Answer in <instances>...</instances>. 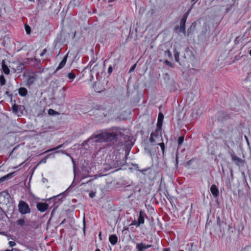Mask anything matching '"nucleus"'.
<instances>
[{
  "instance_id": "obj_1",
  "label": "nucleus",
  "mask_w": 251,
  "mask_h": 251,
  "mask_svg": "<svg viewBox=\"0 0 251 251\" xmlns=\"http://www.w3.org/2000/svg\"><path fill=\"white\" fill-rule=\"evenodd\" d=\"M118 139V134L114 132H101L97 134H94L84 143L87 144L88 142L100 143L103 142H116Z\"/></svg>"
},
{
  "instance_id": "obj_2",
  "label": "nucleus",
  "mask_w": 251,
  "mask_h": 251,
  "mask_svg": "<svg viewBox=\"0 0 251 251\" xmlns=\"http://www.w3.org/2000/svg\"><path fill=\"white\" fill-rule=\"evenodd\" d=\"M126 154L125 156V159L121 158V154L116 155L115 158L113 159V161L111 162L110 164H109V167L107 168V170H109L112 168H116L124 165L126 163L127 156L128 155L129 151H126Z\"/></svg>"
},
{
  "instance_id": "obj_3",
  "label": "nucleus",
  "mask_w": 251,
  "mask_h": 251,
  "mask_svg": "<svg viewBox=\"0 0 251 251\" xmlns=\"http://www.w3.org/2000/svg\"><path fill=\"white\" fill-rule=\"evenodd\" d=\"M18 210L22 215L28 214L31 212L30 208L28 204L23 201H20L18 204Z\"/></svg>"
},
{
  "instance_id": "obj_4",
  "label": "nucleus",
  "mask_w": 251,
  "mask_h": 251,
  "mask_svg": "<svg viewBox=\"0 0 251 251\" xmlns=\"http://www.w3.org/2000/svg\"><path fill=\"white\" fill-rule=\"evenodd\" d=\"M25 110V106L22 105H19L15 103L12 106V112L18 117L21 116L23 114Z\"/></svg>"
},
{
  "instance_id": "obj_5",
  "label": "nucleus",
  "mask_w": 251,
  "mask_h": 251,
  "mask_svg": "<svg viewBox=\"0 0 251 251\" xmlns=\"http://www.w3.org/2000/svg\"><path fill=\"white\" fill-rule=\"evenodd\" d=\"M187 18V15H184L180 20L179 28L178 26L176 27L175 28L176 30L179 29V32H182L185 36L186 35L185 23L186 22Z\"/></svg>"
},
{
  "instance_id": "obj_6",
  "label": "nucleus",
  "mask_w": 251,
  "mask_h": 251,
  "mask_svg": "<svg viewBox=\"0 0 251 251\" xmlns=\"http://www.w3.org/2000/svg\"><path fill=\"white\" fill-rule=\"evenodd\" d=\"M151 247H152L151 245H146L143 243H140L136 244V248L137 251H144Z\"/></svg>"
},
{
  "instance_id": "obj_7",
  "label": "nucleus",
  "mask_w": 251,
  "mask_h": 251,
  "mask_svg": "<svg viewBox=\"0 0 251 251\" xmlns=\"http://www.w3.org/2000/svg\"><path fill=\"white\" fill-rule=\"evenodd\" d=\"M49 207V205L46 203L40 202L37 204L38 210L41 212L45 211Z\"/></svg>"
},
{
  "instance_id": "obj_8",
  "label": "nucleus",
  "mask_w": 251,
  "mask_h": 251,
  "mask_svg": "<svg viewBox=\"0 0 251 251\" xmlns=\"http://www.w3.org/2000/svg\"><path fill=\"white\" fill-rule=\"evenodd\" d=\"M146 213L143 210H140L139 213V216L138 219V226H140L141 224H143L145 221V216H146Z\"/></svg>"
},
{
  "instance_id": "obj_9",
  "label": "nucleus",
  "mask_w": 251,
  "mask_h": 251,
  "mask_svg": "<svg viewBox=\"0 0 251 251\" xmlns=\"http://www.w3.org/2000/svg\"><path fill=\"white\" fill-rule=\"evenodd\" d=\"M210 191L212 194L213 196L215 198H217L219 196V192L217 187L215 185L213 184L210 187Z\"/></svg>"
},
{
  "instance_id": "obj_10",
  "label": "nucleus",
  "mask_w": 251,
  "mask_h": 251,
  "mask_svg": "<svg viewBox=\"0 0 251 251\" xmlns=\"http://www.w3.org/2000/svg\"><path fill=\"white\" fill-rule=\"evenodd\" d=\"M231 156L232 161H234L237 166H240L241 164H243V161L241 158L233 154H231Z\"/></svg>"
},
{
  "instance_id": "obj_11",
  "label": "nucleus",
  "mask_w": 251,
  "mask_h": 251,
  "mask_svg": "<svg viewBox=\"0 0 251 251\" xmlns=\"http://www.w3.org/2000/svg\"><path fill=\"white\" fill-rule=\"evenodd\" d=\"M68 57V54L66 55L63 58L62 60L59 63L58 66L57 67L54 71V73H56L58 70L62 69L66 64L67 59Z\"/></svg>"
},
{
  "instance_id": "obj_12",
  "label": "nucleus",
  "mask_w": 251,
  "mask_h": 251,
  "mask_svg": "<svg viewBox=\"0 0 251 251\" xmlns=\"http://www.w3.org/2000/svg\"><path fill=\"white\" fill-rule=\"evenodd\" d=\"M15 174V172L10 173L0 178V183L12 178Z\"/></svg>"
},
{
  "instance_id": "obj_13",
  "label": "nucleus",
  "mask_w": 251,
  "mask_h": 251,
  "mask_svg": "<svg viewBox=\"0 0 251 251\" xmlns=\"http://www.w3.org/2000/svg\"><path fill=\"white\" fill-rule=\"evenodd\" d=\"M109 240L112 245H114L117 243L118 237L116 235L112 234L109 236Z\"/></svg>"
},
{
  "instance_id": "obj_14",
  "label": "nucleus",
  "mask_w": 251,
  "mask_h": 251,
  "mask_svg": "<svg viewBox=\"0 0 251 251\" xmlns=\"http://www.w3.org/2000/svg\"><path fill=\"white\" fill-rule=\"evenodd\" d=\"M25 68V65L23 63L18 62L17 66L16 68H15V72H22Z\"/></svg>"
},
{
  "instance_id": "obj_15",
  "label": "nucleus",
  "mask_w": 251,
  "mask_h": 251,
  "mask_svg": "<svg viewBox=\"0 0 251 251\" xmlns=\"http://www.w3.org/2000/svg\"><path fill=\"white\" fill-rule=\"evenodd\" d=\"M2 69L4 73L6 75H8L10 73V70L7 65L5 64L4 60L2 61Z\"/></svg>"
},
{
  "instance_id": "obj_16",
  "label": "nucleus",
  "mask_w": 251,
  "mask_h": 251,
  "mask_svg": "<svg viewBox=\"0 0 251 251\" xmlns=\"http://www.w3.org/2000/svg\"><path fill=\"white\" fill-rule=\"evenodd\" d=\"M19 94L22 97H25L27 94V90L25 88L21 87L19 89Z\"/></svg>"
},
{
  "instance_id": "obj_17",
  "label": "nucleus",
  "mask_w": 251,
  "mask_h": 251,
  "mask_svg": "<svg viewBox=\"0 0 251 251\" xmlns=\"http://www.w3.org/2000/svg\"><path fill=\"white\" fill-rule=\"evenodd\" d=\"M164 118V115L162 113H159L158 114V122L157 123V126H161L163 119Z\"/></svg>"
},
{
  "instance_id": "obj_18",
  "label": "nucleus",
  "mask_w": 251,
  "mask_h": 251,
  "mask_svg": "<svg viewBox=\"0 0 251 251\" xmlns=\"http://www.w3.org/2000/svg\"><path fill=\"white\" fill-rule=\"evenodd\" d=\"M151 133H154V137H157L159 135L161 136V126H157L156 129L154 131V132H152Z\"/></svg>"
},
{
  "instance_id": "obj_19",
  "label": "nucleus",
  "mask_w": 251,
  "mask_h": 251,
  "mask_svg": "<svg viewBox=\"0 0 251 251\" xmlns=\"http://www.w3.org/2000/svg\"><path fill=\"white\" fill-rule=\"evenodd\" d=\"M35 77L33 75H29L27 80V84L29 86L34 81Z\"/></svg>"
},
{
  "instance_id": "obj_20",
  "label": "nucleus",
  "mask_w": 251,
  "mask_h": 251,
  "mask_svg": "<svg viewBox=\"0 0 251 251\" xmlns=\"http://www.w3.org/2000/svg\"><path fill=\"white\" fill-rule=\"evenodd\" d=\"M223 224H224V222L221 220L220 216H218L217 218V224L219 226V227L220 228L224 227L223 226Z\"/></svg>"
},
{
  "instance_id": "obj_21",
  "label": "nucleus",
  "mask_w": 251,
  "mask_h": 251,
  "mask_svg": "<svg viewBox=\"0 0 251 251\" xmlns=\"http://www.w3.org/2000/svg\"><path fill=\"white\" fill-rule=\"evenodd\" d=\"M67 77L72 81L75 78V75L73 72H71L68 74Z\"/></svg>"
},
{
  "instance_id": "obj_22",
  "label": "nucleus",
  "mask_w": 251,
  "mask_h": 251,
  "mask_svg": "<svg viewBox=\"0 0 251 251\" xmlns=\"http://www.w3.org/2000/svg\"><path fill=\"white\" fill-rule=\"evenodd\" d=\"M48 114L50 115L53 116L55 115H59V113L52 109H49L48 110Z\"/></svg>"
},
{
  "instance_id": "obj_23",
  "label": "nucleus",
  "mask_w": 251,
  "mask_h": 251,
  "mask_svg": "<svg viewBox=\"0 0 251 251\" xmlns=\"http://www.w3.org/2000/svg\"><path fill=\"white\" fill-rule=\"evenodd\" d=\"M17 224L20 226H23L25 225V221L23 219H20L17 220L16 222Z\"/></svg>"
},
{
  "instance_id": "obj_24",
  "label": "nucleus",
  "mask_w": 251,
  "mask_h": 251,
  "mask_svg": "<svg viewBox=\"0 0 251 251\" xmlns=\"http://www.w3.org/2000/svg\"><path fill=\"white\" fill-rule=\"evenodd\" d=\"M5 79L3 75L0 76V84L1 86H3L5 84Z\"/></svg>"
},
{
  "instance_id": "obj_25",
  "label": "nucleus",
  "mask_w": 251,
  "mask_h": 251,
  "mask_svg": "<svg viewBox=\"0 0 251 251\" xmlns=\"http://www.w3.org/2000/svg\"><path fill=\"white\" fill-rule=\"evenodd\" d=\"M64 144H60V145H59L57 146L56 147H55V148H52V149H50V150H48V151H45V152H49V151H55V150H57V149H60V148H61L63 147L64 146Z\"/></svg>"
},
{
  "instance_id": "obj_26",
  "label": "nucleus",
  "mask_w": 251,
  "mask_h": 251,
  "mask_svg": "<svg viewBox=\"0 0 251 251\" xmlns=\"http://www.w3.org/2000/svg\"><path fill=\"white\" fill-rule=\"evenodd\" d=\"M25 31H26V33L27 34H30V33H31L30 27L28 25H25Z\"/></svg>"
},
{
  "instance_id": "obj_27",
  "label": "nucleus",
  "mask_w": 251,
  "mask_h": 251,
  "mask_svg": "<svg viewBox=\"0 0 251 251\" xmlns=\"http://www.w3.org/2000/svg\"><path fill=\"white\" fill-rule=\"evenodd\" d=\"M179 53L177 51H175V54H174V57H175L176 61L177 62H179Z\"/></svg>"
},
{
  "instance_id": "obj_28",
  "label": "nucleus",
  "mask_w": 251,
  "mask_h": 251,
  "mask_svg": "<svg viewBox=\"0 0 251 251\" xmlns=\"http://www.w3.org/2000/svg\"><path fill=\"white\" fill-rule=\"evenodd\" d=\"M183 141H184V137L183 136L179 137L177 140L178 146H181L182 144Z\"/></svg>"
},
{
  "instance_id": "obj_29",
  "label": "nucleus",
  "mask_w": 251,
  "mask_h": 251,
  "mask_svg": "<svg viewBox=\"0 0 251 251\" xmlns=\"http://www.w3.org/2000/svg\"><path fill=\"white\" fill-rule=\"evenodd\" d=\"M158 145L160 146L161 150L162 151L163 155L164 154L165 151V144L163 142L158 144Z\"/></svg>"
},
{
  "instance_id": "obj_30",
  "label": "nucleus",
  "mask_w": 251,
  "mask_h": 251,
  "mask_svg": "<svg viewBox=\"0 0 251 251\" xmlns=\"http://www.w3.org/2000/svg\"><path fill=\"white\" fill-rule=\"evenodd\" d=\"M165 55L169 58H172V53L169 50H167L165 51Z\"/></svg>"
},
{
  "instance_id": "obj_31",
  "label": "nucleus",
  "mask_w": 251,
  "mask_h": 251,
  "mask_svg": "<svg viewBox=\"0 0 251 251\" xmlns=\"http://www.w3.org/2000/svg\"><path fill=\"white\" fill-rule=\"evenodd\" d=\"M155 138V137H154V133H151V137L150 139V142L152 143L155 142V140L154 139Z\"/></svg>"
},
{
  "instance_id": "obj_32",
  "label": "nucleus",
  "mask_w": 251,
  "mask_h": 251,
  "mask_svg": "<svg viewBox=\"0 0 251 251\" xmlns=\"http://www.w3.org/2000/svg\"><path fill=\"white\" fill-rule=\"evenodd\" d=\"M49 155H47L46 157L43 158L39 163V164L40 163H45L47 162V159L48 158Z\"/></svg>"
},
{
  "instance_id": "obj_33",
  "label": "nucleus",
  "mask_w": 251,
  "mask_h": 251,
  "mask_svg": "<svg viewBox=\"0 0 251 251\" xmlns=\"http://www.w3.org/2000/svg\"><path fill=\"white\" fill-rule=\"evenodd\" d=\"M165 63L168 66H169V67H173V65L172 63L171 62H170V61H169L168 60H165Z\"/></svg>"
},
{
  "instance_id": "obj_34",
  "label": "nucleus",
  "mask_w": 251,
  "mask_h": 251,
  "mask_svg": "<svg viewBox=\"0 0 251 251\" xmlns=\"http://www.w3.org/2000/svg\"><path fill=\"white\" fill-rule=\"evenodd\" d=\"M8 245H9V247H13L16 246V244L14 241H9L8 243Z\"/></svg>"
},
{
  "instance_id": "obj_35",
  "label": "nucleus",
  "mask_w": 251,
  "mask_h": 251,
  "mask_svg": "<svg viewBox=\"0 0 251 251\" xmlns=\"http://www.w3.org/2000/svg\"><path fill=\"white\" fill-rule=\"evenodd\" d=\"M113 67L111 65H110L108 67V71H107L108 73L109 74H111L113 71Z\"/></svg>"
},
{
  "instance_id": "obj_36",
  "label": "nucleus",
  "mask_w": 251,
  "mask_h": 251,
  "mask_svg": "<svg viewBox=\"0 0 251 251\" xmlns=\"http://www.w3.org/2000/svg\"><path fill=\"white\" fill-rule=\"evenodd\" d=\"M19 145H18V146H16V147H15L14 148V149L12 150V151H11V152L10 153V155H12L13 154H14L15 153V151L19 148Z\"/></svg>"
},
{
  "instance_id": "obj_37",
  "label": "nucleus",
  "mask_w": 251,
  "mask_h": 251,
  "mask_svg": "<svg viewBox=\"0 0 251 251\" xmlns=\"http://www.w3.org/2000/svg\"><path fill=\"white\" fill-rule=\"evenodd\" d=\"M130 226H138V222L134 220L130 224Z\"/></svg>"
},
{
  "instance_id": "obj_38",
  "label": "nucleus",
  "mask_w": 251,
  "mask_h": 251,
  "mask_svg": "<svg viewBox=\"0 0 251 251\" xmlns=\"http://www.w3.org/2000/svg\"><path fill=\"white\" fill-rule=\"evenodd\" d=\"M96 196V192H91L90 193H89V197L91 198H93L94 197H95Z\"/></svg>"
},
{
  "instance_id": "obj_39",
  "label": "nucleus",
  "mask_w": 251,
  "mask_h": 251,
  "mask_svg": "<svg viewBox=\"0 0 251 251\" xmlns=\"http://www.w3.org/2000/svg\"><path fill=\"white\" fill-rule=\"evenodd\" d=\"M136 67V64H135L130 69V70L129 71V73H131V72L133 71L134 70V69H135Z\"/></svg>"
},
{
  "instance_id": "obj_40",
  "label": "nucleus",
  "mask_w": 251,
  "mask_h": 251,
  "mask_svg": "<svg viewBox=\"0 0 251 251\" xmlns=\"http://www.w3.org/2000/svg\"><path fill=\"white\" fill-rule=\"evenodd\" d=\"M83 232H84V233H85V217H83Z\"/></svg>"
},
{
  "instance_id": "obj_41",
  "label": "nucleus",
  "mask_w": 251,
  "mask_h": 251,
  "mask_svg": "<svg viewBox=\"0 0 251 251\" xmlns=\"http://www.w3.org/2000/svg\"><path fill=\"white\" fill-rule=\"evenodd\" d=\"M47 52V49H45L43 50L42 52L40 53V56H43Z\"/></svg>"
},
{
  "instance_id": "obj_42",
  "label": "nucleus",
  "mask_w": 251,
  "mask_h": 251,
  "mask_svg": "<svg viewBox=\"0 0 251 251\" xmlns=\"http://www.w3.org/2000/svg\"><path fill=\"white\" fill-rule=\"evenodd\" d=\"M199 0H191L192 2V6H193Z\"/></svg>"
},
{
  "instance_id": "obj_43",
  "label": "nucleus",
  "mask_w": 251,
  "mask_h": 251,
  "mask_svg": "<svg viewBox=\"0 0 251 251\" xmlns=\"http://www.w3.org/2000/svg\"><path fill=\"white\" fill-rule=\"evenodd\" d=\"M42 181L44 183L46 182H47L48 181V180L46 179V178H43L42 179Z\"/></svg>"
},
{
  "instance_id": "obj_44",
  "label": "nucleus",
  "mask_w": 251,
  "mask_h": 251,
  "mask_svg": "<svg viewBox=\"0 0 251 251\" xmlns=\"http://www.w3.org/2000/svg\"><path fill=\"white\" fill-rule=\"evenodd\" d=\"M103 91V90H97V89H96V90H95V91H96V92H98V93H101V92H102Z\"/></svg>"
},
{
  "instance_id": "obj_45",
  "label": "nucleus",
  "mask_w": 251,
  "mask_h": 251,
  "mask_svg": "<svg viewBox=\"0 0 251 251\" xmlns=\"http://www.w3.org/2000/svg\"><path fill=\"white\" fill-rule=\"evenodd\" d=\"M13 251H20V250L16 248H13Z\"/></svg>"
},
{
  "instance_id": "obj_46",
  "label": "nucleus",
  "mask_w": 251,
  "mask_h": 251,
  "mask_svg": "<svg viewBox=\"0 0 251 251\" xmlns=\"http://www.w3.org/2000/svg\"><path fill=\"white\" fill-rule=\"evenodd\" d=\"M128 230V227H124V230Z\"/></svg>"
},
{
  "instance_id": "obj_47",
  "label": "nucleus",
  "mask_w": 251,
  "mask_h": 251,
  "mask_svg": "<svg viewBox=\"0 0 251 251\" xmlns=\"http://www.w3.org/2000/svg\"><path fill=\"white\" fill-rule=\"evenodd\" d=\"M245 139L247 140L248 144L249 145V141H248V139L247 137L246 136H245Z\"/></svg>"
},
{
  "instance_id": "obj_48",
  "label": "nucleus",
  "mask_w": 251,
  "mask_h": 251,
  "mask_svg": "<svg viewBox=\"0 0 251 251\" xmlns=\"http://www.w3.org/2000/svg\"><path fill=\"white\" fill-rule=\"evenodd\" d=\"M245 139L247 140L248 144L249 145V141H248V139L247 137L246 136H245Z\"/></svg>"
},
{
  "instance_id": "obj_49",
  "label": "nucleus",
  "mask_w": 251,
  "mask_h": 251,
  "mask_svg": "<svg viewBox=\"0 0 251 251\" xmlns=\"http://www.w3.org/2000/svg\"><path fill=\"white\" fill-rule=\"evenodd\" d=\"M4 251H13V248L11 250L6 249Z\"/></svg>"
},
{
  "instance_id": "obj_50",
  "label": "nucleus",
  "mask_w": 251,
  "mask_h": 251,
  "mask_svg": "<svg viewBox=\"0 0 251 251\" xmlns=\"http://www.w3.org/2000/svg\"><path fill=\"white\" fill-rule=\"evenodd\" d=\"M164 251H170V249H165L164 250Z\"/></svg>"
},
{
  "instance_id": "obj_51",
  "label": "nucleus",
  "mask_w": 251,
  "mask_h": 251,
  "mask_svg": "<svg viewBox=\"0 0 251 251\" xmlns=\"http://www.w3.org/2000/svg\"><path fill=\"white\" fill-rule=\"evenodd\" d=\"M101 232H100L99 234V237H100L101 236Z\"/></svg>"
},
{
  "instance_id": "obj_52",
  "label": "nucleus",
  "mask_w": 251,
  "mask_h": 251,
  "mask_svg": "<svg viewBox=\"0 0 251 251\" xmlns=\"http://www.w3.org/2000/svg\"><path fill=\"white\" fill-rule=\"evenodd\" d=\"M60 151H61L62 152H63V151H56V153L60 152Z\"/></svg>"
},
{
  "instance_id": "obj_53",
  "label": "nucleus",
  "mask_w": 251,
  "mask_h": 251,
  "mask_svg": "<svg viewBox=\"0 0 251 251\" xmlns=\"http://www.w3.org/2000/svg\"><path fill=\"white\" fill-rule=\"evenodd\" d=\"M95 251H100V250L99 249H97L95 250Z\"/></svg>"
},
{
  "instance_id": "obj_54",
  "label": "nucleus",
  "mask_w": 251,
  "mask_h": 251,
  "mask_svg": "<svg viewBox=\"0 0 251 251\" xmlns=\"http://www.w3.org/2000/svg\"><path fill=\"white\" fill-rule=\"evenodd\" d=\"M91 181H92V179L89 180L87 182V183H88L89 182H91Z\"/></svg>"
},
{
  "instance_id": "obj_55",
  "label": "nucleus",
  "mask_w": 251,
  "mask_h": 251,
  "mask_svg": "<svg viewBox=\"0 0 251 251\" xmlns=\"http://www.w3.org/2000/svg\"><path fill=\"white\" fill-rule=\"evenodd\" d=\"M249 53H250V54L251 55V50H250V51H249Z\"/></svg>"
},
{
  "instance_id": "obj_56",
  "label": "nucleus",
  "mask_w": 251,
  "mask_h": 251,
  "mask_svg": "<svg viewBox=\"0 0 251 251\" xmlns=\"http://www.w3.org/2000/svg\"><path fill=\"white\" fill-rule=\"evenodd\" d=\"M30 1H34V0H28Z\"/></svg>"
},
{
  "instance_id": "obj_57",
  "label": "nucleus",
  "mask_w": 251,
  "mask_h": 251,
  "mask_svg": "<svg viewBox=\"0 0 251 251\" xmlns=\"http://www.w3.org/2000/svg\"><path fill=\"white\" fill-rule=\"evenodd\" d=\"M8 91H6V94H8Z\"/></svg>"
},
{
  "instance_id": "obj_58",
  "label": "nucleus",
  "mask_w": 251,
  "mask_h": 251,
  "mask_svg": "<svg viewBox=\"0 0 251 251\" xmlns=\"http://www.w3.org/2000/svg\"><path fill=\"white\" fill-rule=\"evenodd\" d=\"M123 159H124L123 155H122Z\"/></svg>"
},
{
  "instance_id": "obj_59",
  "label": "nucleus",
  "mask_w": 251,
  "mask_h": 251,
  "mask_svg": "<svg viewBox=\"0 0 251 251\" xmlns=\"http://www.w3.org/2000/svg\"><path fill=\"white\" fill-rule=\"evenodd\" d=\"M229 228H231L230 226H229Z\"/></svg>"
}]
</instances>
